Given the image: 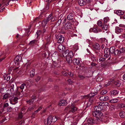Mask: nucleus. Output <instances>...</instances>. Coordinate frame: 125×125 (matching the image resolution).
I'll use <instances>...</instances> for the list:
<instances>
[{"label": "nucleus", "instance_id": "obj_1", "mask_svg": "<svg viewBox=\"0 0 125 125\" xmlns=\"http://www.w3.org/2000/svg\"><path fill=\"white\" fill-rule=\"evenodd\" d=\"M92 93L87 95L86 96L88 98H90L88 100V103L86 104V107H88L90 106L93 103H94V98L93 97L95 95V94H97V91L96 90V91H95V89H93L92 90Z\"/></svg>", "mask_w": 125, "mask_h": 125}, {"label": "nucleus", "instance_id": "obj_2", "mask_svg": "<svg viewBox=\"0 0 125 125\" xmlns=\"http://www.w3.org/2000/svg\"><path fill=\"white\" fill-rule=\"evenodd\" d=\"M57 119V117L55 116H49L47 119V125H50L52 122H55Z\"/></svg>", "mask_w": 125, "mask_h": 125}, {"label": "nucleus", "instance_id": "obj_3", "mask_svg": "<svg viewBox=\"0 0 125 125\" xmlns=\"http://www.w3.org/2000/svg\"><path fill=\"white\" fill-rule=\"evenodd\" d=\"M65 110L69 111L70 112H71L74 113L77 110V108L74 105H71V106H67L65 109Z\"/></svg>", "mask_w": 125, "mask_h": 125}, {"label": "nucleus", "instance_id": "obj_4", "mask_svg": "<svg viewBox=\"0 0 125 125\" xmlns=\"http://www.w3.org/2000/svg\"><path fill=\"white\" fill-rule=\"evenodd\" d=\"M56 38L57 41V42L59 43H62L64 41V37L61 34H59L56 35Z\"/></svg>", "mask_w": 125, "mask_h": 125}, {"label": "nucleus", "instance_id": "obj_5", "mask_svg": "<svg viewBox=\"0 0 125 125\" xmlns=\"http://www.w3.org/2000/svg\"><path fill=\"white\" fill-rule=\"evenodd\" d=\"M92 114L94 116L99 118L103 115V114L101 112H99L95 111H93L92 112Z\"/></svg>", "mask_w": 125, "mask_h": 125}, {"label": "nucleus", "instance_id": "obj_6", "mask_svg": "<svg viewBox=\"0 0 125 125\" xmlns=\"http://www.w3.org/2000/svg\"><path fill=\"white\" fill-rule=\"evenodd\" d=\"M115 48L114 47H111L109 49L110 52L111 53H114V54L115 55H118L119 53V51L117 49L115 51Z\"/></svg>", "mask_w": 125, "mask_h": 125}, {"label": "nucleus", "instance_id": "obj_7", "mask_svg": "<svg viewBox=\"0 0 125 125\" xmlns=\"http://www.w3.org/2000/svg\"><path fill=\"white\" fill-rule=\"evenodd\" d=\"M104 56L106 58L110 56L109 49L107 48H105L104 51Z\"/></svg>", "mask_w": 125, "mask_h": 125}, {"label": "nucleus", "instance_id": "obj_8", "mask_svg": "<svg viewBox=\"0 0 125 125\" xmlns=\"http://www.w3.org/2000/svg\"><path fill=\"white\" fill-rule=\"evenodd\" d=\"M98 104V105L95 106L94 107V110L99 112H101V111L103 109V107L101 106L99 104Z\"/></svg>", "mask_w": 125, "mask_h": 125}, {"label": "nucleus", "instance_id": "obj_9", "mask_svg": "<svg viewBox=\"0 0 125 125\" xmlns=\"http://www.w3.org/2000/svg\"><path fill=\"white\" fill-rule=\"evenodd\" d=\"M93 121L94 120L92 118H90L88 119L87 123L85 124L84 125H93Z\"/></svg>", "mask_w": 125, "mask_h": 125}, {"label": "nucleus", "instance_id": "obj_10", "mask_svg": "<svg viewBox=\"0 0 125 125\" xmlns=\"http://www.w3.org/2000/svg\"><path fill=\"white\" fill-rule=\"evenodd\" d=\"M97 104H99L101 106L103 107V106H109L110 104L106 102H97L96 103Z\"/></svg>", "mask_w": 125, "mask_h": 125}, {"label": "nucleus", "instance_id": "obj_11", "mask_svg": "<svg viewBox=\"0 0 125 125\" xmlns=\"http://www.w3.org/2000/svg\"><path fill=\"white\" fill-rule=\"evenodd\" d=\"M58 53L57 52H55L53 53L52 56L51 58L52 61L58 58Z\"/></svg>", "mask_w": 125, "mask_h": 125}, {"label": "nucleus", "instance_id": "obj_12", "mask_svg": "<svg viewBox=\"0 0 125 125\" xmlns=\"http://www.w3.org/2000/svg\"><path fill=\"white\" fill-rule=\"evenodd\" d=\"M58 51L60 52H62L65 50V47L64 45L61 44H60L58 47Z\"/></svg>", "mask_w": 125, "mask_h": 125}, {"label": "nucleus", "instance_id": "obj_13", "mask_svg": "<svg viewBox=\"0 0 125 125\" xmlns=\"http://www.w3.org/2000/svg\"><path fill=\"white\" fill-rule=\"evenodd\" d=\"M67 103V101L64 100H62L59 101L58 104L60 106H64L66 105Z\"/></svg>", "mask_w": 125, "mask_h": 125}, {"label": "nucleus", "instance_id": "obj_14", "mask_svg": "<svg viewBox=\"0 0 125 125\" xmlns=\"http://www.w3.org/2000/svg\"><path fill=\"white\" fill-rule=\"evenodd\" d=\"M72 27L71 24L70 22H68L66 23L64 26V28L65 30L71 29Z\"/></svg>", "mask_w": 125, "mask_h": 125}, {"label": "nucleus", "instance_id": "obj_15", "mask_svg": "<svg viewBox=\"0 0 125 125\" xmlns=\"http://www.w3.org/2000/svg\"><path fill=\"white\" fill-rule=\"evenodd\" d=\"M93 48L97 50H99L100 49V46L99 44L96 43H95L93 45Z\"/></svg>", "mask_w": 125, "mask_h": 125}, {"label": "nucleus", "instance_id": "obj_16", "mask_svg": "<svg viewBox=\"0 0 125 125\" xmlns=\"http://www.w3.org/2000/svg\"><path fill=\"white\" fill-rule=\"evenodd\" d=\"M108 99V96L106 95H103L99 97L100 100L101 101H106Z\"/></svg>", "mask_w": 125, "mask_h": 125}, {"label": "nucleus", "instance_id": "obj_17", "mask_svg": "<svg viewBox=\"0 0 125 125\" xmlns=\"http://www.w3.org/2000/svg\"><path fill=\"white\" fill-rule=\"evenodd\" d=\"M81 61V60L79 58L77 59L75 58L73 60V62L75 65L80 64Z\"/></svg>", "mask_w": 125, "mask_h": 125}, {"label": "nucleus", "instance_id": "obj_18", "mask_svg": "<svg viewBox=\"0 0 125 125\" xmlns=\"http://www.w3.org/2000/svg\"><path fill=\"white\" fill-rule=\"evenodd\" d=\"M115 32L117 34H119L122 32L123 29L121 28L117 27L115 28Z\"/></svg>", "mask_w": 125, "mask_h": 125}, {"label": "nucleus", "instance_id": "obj_19", "mask_svg": "<svg viewBox=\"0 0 125 125\" xmlns=\"http://www.w3.org/2000/svg\"><path fill=\"white\" fill-rule=\"evenodd\" d=\"M102 28L103 30L105 31L109 29V25L103 23V25L102 26Z\"/></svg>", "mask_w": 125, "mask_h": 125}, {"label": "nucleus", "instance_id": "obj_20", "mask_svg": "<svg viewBox=\"0 0 125 125\" xmlns=\"http://www.w3.org/2000/svg\"><path fill=\"white\" fill-rule=\"evenodd\" d=\"M78 3L81 6L84 5L86 4L85 0H79Z\"/></svg>", "mask_w": 125, "mask_h": 125}, {"label": "nucleus", "instance_id": "obj_21", "mask_svg": "<svg viewBox=\"0 0 125 125\" xmlns=\"http://www.w3.org/2000/svg\"><path fill=\"white\" fill-rule=\"evenodd\" d=\"M90 32H94V33H97L98 32V30L97 28H91L89 30Z\"/></svg>", "mask_w": 125, "mask_h": 125}, {"label": "nucleus", "instance_id": "obj_22", "mask_svg": "<svg viewBox=\"0 0 125 125\" xmlns=\"http://www.w3.org/2000/svg\"><path fill=\"white\" fill-rule=\"evenodd\" d=\"M21 57L20 56H17L15 57L14 59L15 62H18L20 60H21Z\"/></svg>", "mask_w": 125, "mask_h": 125}, {"label": "nucleus", "instance_id": "obj_23", "mask_svg": "<svg viewBox=\"0 0 125 125\" xmlns=\"http://www.w3.org/2000/svg\"><path fill=\"white\" fill-rule=\"evenodd\" d=\"M73 55V53L72 51H70L67 54V55H65L66 57H68L71 58Z\"/></svg>", "mask_w": 125, "mask_h": 125}, {"label": "nucleus", "instance_id": "obj_24", "mask_svg": "<svg viewBox=\"0 0 125 125\" xmlns=\"http://www.w3.org/2000/svg\"><path fill=\"white\" fill-rule=\"evenodd\" d=\"M67 19L69 20H71L73 18V15L72 13H70L67 17Z\"/></svg>", "mask_w": 125, "mask_h": 125}, {"label": "nucleus", "instance_id": "obj_25", "mask_svg": "<svg viewBox=\"0 0 125 125\" xmlns=\"http://www.w3.org/2000/svg\"><path fill=\"white\" fill-rule=\"evenodd\" d=\"M118 91L116 90H113L111 91V94L112 95H116L118 94Z\"/></svg>", "mask_w": 125, "mask_h": 125}, {"label": "nucleus", "instance_id": "obj_26", "mask_svg": "<svg viewBox=\"0 0 125 125\" xmlns=\"http://www.w3.org/2000/svg\"><path fill=\"white\" fill-rule=\"evenodd\" d=\"M116 13L118 15H120L123 14L124 13V12L122 10H118L116 11Z\"/></svg>", "mask_w": 125, "mask_h": 125}, {"label": "nucleus", "instance_id": "obj_27", "mask_svg": "<svg viewBox=\"0 0 125 125\" xmlns=\"http://www.w3.org/2000/svg\"><path fill=\"white\" fill-rule=\"evenodd\" d=\"M69 50L68 49L66 50L65 51L64 50L63 52H62L63 53L62 56L63 57H66L65 55H67V54L69 52Z\"/></svg>", "mask_w": 125, "mask_h": 125}, {"label": "nucleus", "instance_id": "obj_28", "mask_svg": "<svg viewBox=\"0 0 125 125\" xmlns=\"http://www.w3.org/2000/svg\"><path fill=\"white\" fill-rule=\"evenodd\" d=\"M118 101L117 99H114L110 100L109 102L111 103H115L117 102Z\"/></svg>", "mask_w": 125, "mask_h": 125}, {"label": "nucleus", "instance_id": "obj_29", "mask_svg": "<svg viewBox=\"0 0 125 125\" xmlns=\"http://www.w3.org/2000/svg\"><path fill=\"white\" fill-rule=\"evenodd\" d=\"M109 20V18L108 17L104 18L103 19L104 23V24H106Z\"/></svg>", "mask_w": 125, "mask_h": 125}, {"label": "nucleus", "instance_id": "obj_30", "mask_svg": "<svg viewBox=\"0 0 125 125\" xmlns=\"http://www.w3.org/2000/svg\"><path fill=\"white\" fill-rule=\"evenodd\" d=\"M49 15L50 16L51 22L54 21L55 20L56 18L55 16H53L51 14H50Z\"/></svg>", "mask_w": 125, "mask_h": 125}, {"label": "nucleus", "instance_id": "obj_31", "mask_svg": "<svg viewBox=\"0 0 125 125\" xmlns=\"http://www.w3.org/2000/svg\"><path fill=\"white\" fill-rule=\"evenodd\" d=\"M119 115L122 118H125V112L124 111H122L119 113Z\"/></svg>", "mask_w": 125, "mask_h": 125}, {"label": "nucleus", "instance_id": "obj_32", "mask_svg": "<svg viewBox=\"0 0 125 125\" xmlns=\"http://www.w3.org/2000/svg\"><path fill=\"white\" fill-rule=\"evenodd\" d=\"M48 23V22L47 20V19H45L44 20L42 23V26L44 27Z\"/></svg>", "mask_w": 125, "mask_h": 125}, {"label": "nucleus", "instance_id": "obj_33", "mask_svg": "<svg viewBox=\"0 0 125 125\" xmlns=\"http://www.w3.org/2000/svg\"><path fill=\"white\" fill-rule=\"evenodd\" d=\"M35 70L33 69L30 71V75L31 77H33L35 74Z\"/></svg>", "mask_w": 125, "mask_h": 125}, {"label": "nucleus", "instance_id": "obj_34", "mask_svg": "<svg viewBox=\"0 0 125 125\" xmlns=\"http://www.w3.org/2000/svg\"><path fill=\"white\" fill-rule=\"evenodd\" d=\"M114 84L117 87H119L121 83L118 81H115L114 83Z\"/></svg>", "mask_w": 125, "mask_h": 125}, {"label": "nucleus", "instance_id": "obj_35", "mask_svg": "<svg viewBox=\"0 0 125 125\" xmlns=\"http://www.w3.org/2000/svg\"><path fill=\"white\" fill-rule=\"evenodd\" d=\"M47 19V20L48 22V25H51V22H51V19L50 18V16H49V15L48 17L46 19Z\"/></svg>", "mask_w": 125, "mask_h": 125}, {"label": "nucleus", "instance_id": "obj_36", "mask_svg": "<svg viewBox=\"0 0 125 125\" xmlns=\"http://www.w3.org/2000/svg\"><path fill=\"white\" fill-rule=\"evenodd\" d=\"M119 51L118 54L119 55L120 53L124 52L125 51V48H122Z\"/></svg>", "mask_w": 125, "mask_h": 125}, {"label": "nucleus", "instance_id": "obj_37", "mask_svg": "<svg viewBox=\"0 0 125 125\" xmlns=\"http://www.w3.org/2000/svg\"><path fill=\"white\" fill-rule=\"evenodd\" d=\"M99 61L101 62H103L105 60V58L104 57H101L100 55H99Z\"/></svg>", "mask_w": 125, "mask_h": 125}, {"label": "nucleus", "instance_id": "obj_38", "mask_svg": "<svg viewBox=\"0 0 125 125\" xmlns=\"http://www.w3.org/2000/svg\"><path fill=\"white\" fill-rule=\"evenodd\" d=\"M33 101L34 99H33L27 100L26 102L27 104H31L33 103Z\"/></svg>", "mask_w": 125, "mask_h": 125}, {"label": "nucleus", "instance_id": "obj_39", "mask_svg": "<svg viewBox=\"0 0 125 125\" xmlns=\"http://www.w3.org/2000/svg\"><path fill=\"white\" fill-rule=\"evenodd\" d=\"M10 97V95L9 94H6L3 96V99L4 100Z\"/></svg>", "mask_w": 125, "mask_h": 125}, {"label": "nucleus", "instance_id": "obj_40", "mask_svg": "<svg viewBox=\"0 0 125 125\" xmlns=\"http://www.w3.org/2000/svg\"><path fill=\"white\" fill-rule=\"evenodd\" d=\"M66 60L69 63H70L72 62V59L70 57H66Z\"/></svg>", "mask_w": 125, "mask_h": 125}, {"label": "nucleus", "instance_id": "obj_41", "mask_svg": "<svg viewBox=\"0 0 125 125\" xmlns=\"http://www.w3.org/2000/svg\"><path fill=\"white\" fill-rule=\"evenodd\" d=\"M97 24L99 26L102 27L103 25L102 22V21L100 20H99L98 21Z\"/></svg>", "mask_w": 125, "mask_h": 125}, {"label": "nucleus", "instance_id": "obj_42", "mask_svg": "<svg viewBox=\"0 0 125 125\" xmlns=\"http://www.w3.org/2000/svg\"><path fill=\"white\" fill-rule=\"evenodd\" d=\"M107 91L106 90H103L100 92V94L102 95L104 94L107 93Z\"/></svg>", "mask_w": 125, "mask_h": 125}, {"label": "nucleus", "instance_id": "obj_43", "mask_svg": "<svg viewBox=\"0 0 125 125\" xmlns=\"http://www.w3.org/2000/svg\"><path fill=\"white\" fill-rule=\"evenodd\" d=\"M41 77L40 76H37L35 78V80L36 82H38L41 79Z\"/></svg>", "mask_w": 125, "mask_h": 125}, {"label": "nucleus", "instance_id": "obj_44", "mask_svg": "<svg viewBox=\"0 0 125 125\" xmlns=\"http://www.w3.org/2000/svg\"><path fill=\"white\" fill-rule=\"evenodd\" d=\"M26 84L25 83H23L20 86V88L21 89V92H22L23 91V89H24V87L25 86Z\"/></svg>", "mask_w": 125, "mask_h": 125}, {"label": "nucleus", "instance_id": "obj_45", "mask_svg": "<svg viewBox=\"0 0 125 125\" xmlns=\"http://www.w3.org/2000/svg\"><path fill=\"white\" fill-rule=\"evenodd\" d=\"M119 107L121 108H122L125 107V104H119L118 105Z\"/></svg>", "mask_w": 125, "mask_h": 125}, {"label": "nucleus", "instance_id": "obj_46", "mask_svg": "<svg viewBox=\"0 0 125 125\" xmlns=\"http://www.w3.org/2000/svg\"><path fill=\"white\" fill-rule=\"evenodd\" d=\"M41 17L40 16H39L37 17L36 18L34 19V21H35L36 22L39 20L41 18Z\"/></svg>", "mask_w": 125, "mask_h": 125}, {"label": "nucleus", "instance_id": "obj_47", "mask_svg": "<svg viewBox=\"0 0 125 125\" xmlns=\"http://www.w3.org/2000/svg\"><path fill=\"white\" fill-rule=\"evenodd\" d=\"M36 41V40H32L29 43V44L30 45H32L33 44H35V43Z\"/></svg>", "mask_w": 125, "mask_h": 125}, {"label": "nucleus", "instance_id": "obj_48", "mask_svg": "<svg viewBox=\"0 0 125 125\" xmlns=\"http://www.w3.org/2000/svg\"><path fill=\"white\" fill-rule=\"evenodd\" d=\"M37 35V37L39 36L41 34H42V31L40 30H38L36 33Z\"/></svg>", "mask_w": 125, "mask_h": 125}, {"label": "nucleus", "instance_id": "obj_49", "mask_svg": "<svg viewBox=\"0 0 125 125\" xmlns=\"http://www.w3.org/2000/svg\"><path fill=\"white\" fill-rule=\"evenodd\" d=\"M35 106H31L29 107L27 110L28 111H31L33 110L35 108Z\"/></svg>", "mask_w": 125, "mask_h": 125}, {"label": "nucleus", "instance_id": "obj_50", "mask_svg": "<svg viewBox=\"0 0 125 125\" xmlns=\"http://www.w3.org/2000/svg\"><path fill=\"white\" fill-rule=\"evenodd\" d=\"M5 76H4V79H6L7 81H9L10 79V77L9 76H6V77H5Z\"/></svg>", "mask_w": 125, "mask_h": 125}, {"label": "nucleus", "instance_id": "obj_51", "mask_svg": "<svg viewBox=\"0 0 125 125\" xmlns=\"http://www.w3.org/2000/svg\"><path fill=\"white\" fill-rule=\"evenodd\" d=\"M73 48L74 49L76 50H77L78 49V45L76 44L73 46Z\"/></svg>", "mask_w": 125, "mask_h": 125}, {"label": "nucleus", "instance_id": "obj_52", "mask_svg": "<svg viewBox=\"0 0 125 125\" xmlns=\"http://www.w3.org/2000/svg\"><path fill=\"white\" fill-rule=\"evenodd\" d=\"M110 82H108V83H106L104 84V86L105 87H107L109 86L111 83Z\"/></svg>", "mask_w": 125, "mask_h": 125}, {"label": "nucleus", "instance_id": "obj_53", "mask_svg": "<svg viewBox=\"0 0 125 125\" xmlns=\"http://www.w3.org/2000/svg\"><path fill=\"white\" fill-rule=\"evenodd\" d=\"M18 98L17 97H15L13 99V100L15 103H16L18 102Z\"/></svg>", "mask_w": 125, "mask_h": 125}, {"label": "nucleus", "instance_id": "obj_54", "mask_svg": "<svg viewBox=\"0 0 125 125\" xmlns=\"http://www.w3.org/2000/svg\"><path fill=\"white\" fill-rule=\"evenodd\" d=\"M22 112H20L19 115V118H21L23 117V115H22Z\"/></svg>", "mask_w": 125, "mask_h": 125}, {"label": "nucleus", "instance_id": "obj_55", "mask_svg": "<svg viewBox=\"0 0 125 125\" xmlns=\"http://www.w3.org/2000/svg\"><path fill=\"white\" fill-rule=\"evenodd\" d=\"M7 112H10L12 110V108L11 107H9L7 108Z\"/></svg>", "mask_w": 125, "mask_h": 125}, {"label": "nucleus", "instance_id": "obj_56", "mask_svg": "<svg viewBox=\"0 0 125 125\" xmlns=\"http://www.w3.org/2000/svg\"><path fill=\"white\" fill-rule=\"evenodd\" d=\"M47 54H49V53H48L47 52H44V53H43V55L45 57H46L47 56Z\"/></svg>", "mask_w": 125, "mask_h": 125}, {"label": "nucleus", "instance_id": "obj_57", "mask_svg": "<svg viewBox=\"0 0 125 125\" xmlns=\"http://www.w3.org/2000/svg\"><path fill=\"white\" fill-rule=\"evenodd\" d=\"M9 0H3L4 3H5V4L6 5V3H8L9 1Z\"/></svg>", "mask_w": 125, "mask_h": 125}, {"label": "nucleus", "instance_id": "obj_58", "mask_svg": "<svg viewBox=\"0 0 125 125\" xmlns=\"http://www.w3.org/2000/svg\"><path fill=\"white\" fill-rule=\"evenodd\" d=\"M69 75L70 76L72 77L73 75V74L72 73H71V72H69L68 73V75Z\"/></svg>", "mask_w": 125, "mask_h": 125}, {"label": "nucleus", "instance_id": "obj_59", "mask_svg": "<svg viewBox=\"0 0 125 125\" xmlns=\"http://www.w3.org/2000/svg\"><path fill=\"white\" fill-rule=\"evenodd\" d=\"M9 105L8 104V103H5L4 104V108H5V107H7Z\"/></svg>", "mask_w": 125, "mask_h": 125}, {"label": "nucleus", "instance_id": "obj_60", "mask_svg": "<svg viewBox=\"0 0 125 125\" xmlns=\"http://www.w3.org/2000/svg\"><path fill=\"white\" fill-rule=\"evenodd\" d=\"M46 29H44L42 31V34H43L44 33L46 32Z\"/></svg>", "mask_w": 125, "mask_h": 125}, {"label": "nucleus", "instance_id": "obj_61", "mask_svg": "<svg viewBox=\"0 0 125 125\" xmlns=\"http://www.w3.org/2000/svg\"><path fill=\"white\" fill-rule=\"evenodd\" d=\"M79 76L82 79H83L85 78L82 75H79Z\"/></svg>", "mask_w": 125, "mask_h": 125}, {"label": "nucleus", "instance_id": "obj_62", "mask_svg": "<svg viewBox=\"0 0 125 125\" xmlns=\"http://www.w3.org/2000/svg\"><path fill=\"white\" fill-rule=\"evenodd\" d=\"M35 115L34 113H33L31 116V118H33L35 117Z\"/></svg>", "mask_w": 125, "mask_h": 125}, {"label": "nucleus", "instance_id": "obj_63", "mask_svg": "<svg viewBox=\"0 0 125 125\" xmlns=\"http://www.w3.org/2000/svg\"><path fill=\"white\" fill-rule=\"evenodd\" d=\"M10 91L11 93H13L14 92V89L12 88H10Z\"/></svg>", "mask_w": 125, "mask_h": 125}, {"label": "nucleus", "instance_id": "obj_64", "mask_svg": "<svg viewBox=\"0 0 125 125\" xmlns=\"http://www.w3.org/2000/svg\"><path fill=\"white\" fill-rule=\"evenodd\" d=\"M62 74L65 76L67 75L68 73H67L65 72H62Z\"/></svg>", "mask_w": 125, "mask_h": 125}]
</instances>
